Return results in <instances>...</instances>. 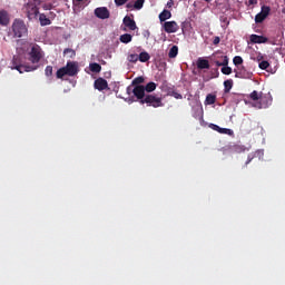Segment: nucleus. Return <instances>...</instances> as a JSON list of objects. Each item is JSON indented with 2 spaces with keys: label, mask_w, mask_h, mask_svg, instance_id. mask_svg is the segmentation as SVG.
Here are the masks:
<instances>
[{
  "label": "nucleus",
  "mask_w": 285,
  "mask_h": 285,
  "mask_svg": "<svg viewBox=\"0 0 285 285\" xmlns=\"http://www.w3.org/2000/svg\"><path fill=\"white\" fill-rule=\"evenodd\" d=\"M78 72H79V67L77 66V62L68 61L65 67H61L60 69L57 70L56 77L57 79H63L66 75L68 77H76Z\"/></svg>",
  "instance_id": "f257e3e1"
},
{
  "label": "nucleus",
  "mask_w": 285,
  "mask_h": 285,
  "mask_svg": "<svg viewBox=\"0 0 285 285\" xmlns=\"http://www.w3.org/2000/svg\"><path fill=\"white\" fill-rule=\"evenodd\" d=\"M39 66H30V65H23L21 63V58L18 56H13L11 61V70H18L20 75H23V72H35V70H38Z\"/></svg>",
  "instance_id": "f03ea898"
},
{
  "label": "nucleus",
  "mask_w": 285,
  "mask_h": 285,
  "mask_svg": "<svg viewBox=\"0 0 285 285\" xmlns=\"http://www.w3.org/2000/svg\"><path fill=\"white\" fill-rule=\"evenodd\" d=\"M11 29L14 39H21V37H26V35H28V27L21 19H14Z\"/></svg>",
  "instance_id": "7ed1b4c3"
},
{
  "label": "nucleus",
  "mask_w": 285,
  "mask_h": 285,
  "mask_svg": "<svg viewBox=\"0 0 285 285\" xmlns=\"http://www.w3.org/2000/svg\"><path fill=\"white\" fill-rule=\"evenodd\" d=\"M41 3V0H30L27 6H26V10H27V17L30 21H32V19H37V17H39V4Z\"/></svg>",
  "instance_id": "20e7f679"
},
{
  "label": "nucleus",
  "mask_w": 285,
  "mask_h": 285,
  "mask_svg": "<svg viewBox=\"0 0 285 285\" xmlns=\"http://www.w3.org/2000/svg\"><path fill=\"white\" fill-rule=\"evenodd\" d=\"M28 55L29 61L32 62L31 66H39L37 63H39V61L43 59V51L41 50V47H39V45H33Z\"/></svg>",
  "instance_id": "39448f33"
},
{
  "label": "nucleus",
  "mask_w": 285,
  "mask_h": 285,
  "mask_svg": "<svg viewBox=\"0 0 285 285\" xmlns=\"http://www.w3.org/2000/svg\"><path fill=\"white\" fill-rule=\"evenodd\" d=\"M134 97L137 99V101H144V99H146V89H144V86H136L134 87H127V95H132Z\"/></svg>",
  "instance_id": "423d86ee"
},
{
  "label": "nucleus",
  "mask_w": 285,
  "mask_h": 285,
  "mask_svg": "<svg viewBox=\"0 0 285 285\" xmlns=\"http://www.w3.org/2000/svg\"><path fill=\"white\" fill-rule=\"evenodd\" d=\"M271 106H273V96L271 92H261L259 102L256 105V108H269Z\"/></svg>",
  "instance_id": "0eeeda50"
},
{
  "label": "nucleus",
  "mask_w": 285,
  "mask_h": 285,
  "mask_svg": "<svg viewBox=\"0 0 285 285\" xmlns=\"http://www.w3.org/2000/svg\"><path fill=\"white\" fill-rule=\"evenodd\" d=\"M141 104H147V106H153V108H161V106H164L161 98L150 94L145 96V99L141 100Z\"/></svg>",
  "instance_id": "6e6552de"
},
{
  "label": "nucleus",
  "mask_w": 285,
  "mask_h": 285,
  "mask_svg": "<svg viewBox=\"0 0 285 285\" xmlns=\"http://www.w3.org/2000/svg\"><path fill=\"white\" fill-rule=\"evenodd\" d=\"M212 61H214L216 66L222 67V66H228L229 59H228V56L224 55V52L217 51L213 53Z\"/></svg>",
  "instance_id": "1a4fd4ad"
},
{
  "label": "nucleus",
  "mask_w": 285,
  "mask_h": 285,
  "mask_svg": "<svg viewBox=\"0 0 285 285\" xmlns=\"http://www.w3.org/2000/svg\"><path fill=\"white\" fill-rule=\"evenodd\" d=\"M236 79H253V72L248 71L246 67L240 66L237 69H234Z\"/></svg>",
  "instance_id": "9d476101"
},
{
  "label": "nucleus",
  "mask_w": 285,
  "mask_h": 285,
  "mask_svg": "<svg viewBox=\"0 0 285 285\" xmlns=\"http://www.w3.org/2000/svg\"><path fill=\"white\" fill-rule=\"evenodd\" d=\"M268 14H271V7L263 6L261 12L255 16V23H264Z\"/></svg>",
  "instance_id": "9b49d317"
},
{
  "label": "nucleus",
  "mask_w": 285,
  "mask_h": 285,
  "mask_svg": "<svg viewBox=\"0 0 285 285\" xmlns=\"http://www.w3.org/2000/svg\"><path fill=\"white\" fill-rule=\"evenodd\" d=\"M94 14L97 17V19H110V11L106 7L96 8Z\"/></svg>",
  "instance_id": "f8f14e48"
},
{
  "label": "nucleus",
  "mask_w": 285,
  "mask_h": 285,
  "mask_svg": "<svg viewBox=\"0 0 285 285\" xmlns=\"http://www.w3.org/2000/svg\"><path fill=\"white\" fill-rule=\"evenodd\" d=\"M163 28L167 35H173L179 30V24L176 21H166Z\"/></svg>",
  "instance_id": "ddd939ff"
},
{
  "label": "nucleus",
  "mask_w": 285,
  "mask_h": 285,
  "mask_svg": "<svg viewBox=\"0 0 285 285\" xmlns=\"http://www.w3.org/2000/svg\"><path fill=\"white\" fill-rule=\"evenodd\" d=\"M94 87L96 88V90H99L100 92L104 90H108V80L104 78H98L95 80Z\"/></svg>",
  "instance_id": "4468645a"
},
{
  "label": "nucleus",
  "mask_w": 285,
  "mask_h": 285,
  "mask_svg": "<svg viewBox=\"0 0 285 285\" xmlns=\"http://www.w3.org/2000/svg\"><path fill=\"white\" fill-rule=\"evenodd\" d=\"M122 23L129 30H137V22L130 16H126L122 20Z\"/></svg>",
  "instance_id": "2eb2a0df"
},
{
  "label": "nucleus",
  "mask_w": 285,
  "mask_h": 285,
  "mask_svg": "<svg viewBox=\"0 0 285 285\" xmlns=\"http://www.w3.org/2000/svg\"><path fill=\"white\" fill-rule=\"evenodd\" d=\"M10 24V13L6 10H0V26H9Z\"/></svg>",
  "instance_id": "dca6fc26"
},
{
  "label": "nucleus",
  "mask_w": 285,
  "mask_h": 285,
  "mask_svg": "<svg viewBox=\"0 0 285 285\" xmlns=\"http://www.w3.org/2000/svg\"><path fill=\"white\" fill-rule=\"evenodd\" d=\"M209 128H212V130H215L216 132H219L220 135H233V129L222 128L215 124H210Z\"/></svg>",
  "instance_id": "f3484780"
},
{
  "label": "nucleus",
  "mask_w": 285,
  "mask_h": 285,
  "mask_svg": "<svg viewBox=\"0 0 285 285\" xmlns=\"http://www.w3.org/2000/svg\"><path fill=\"white\" fill-rule=\"evenodd\" d=\"M249 41L252 43H268V38L264 36L250 35Z\"/></svg>",
  "instance_id": "a211bd4d"
},
{
  "label": "nucleus",
  "mask_w": 285,
  "mask_h": 285,
  "mask_svg": "<svg viewBox=\"0 0 285 285\" xmlns=\"http://www.w3.org/2000/svg\"><path fill=\"white\" fill-rule=\"evenodd\" d=\"M196 66L198 70H208L210 69V62L204 58H198Z\"/></svg>",
  "instance_id": "6ab92c4d"
},
{
  "label": "nucleus",
  "mask_w": 285,
  "mask_h": 285,
  "mask_svg": "<svg viewBox=\"0 0 285 285\" xmlns=\"http://www.w3.org/2000/svg\"><path fill=\"white\" fill-rule=\"evenodd\" d=\"M173 17V13L166 9H164L160 13H159V21L161 23H164V21H168V19H170Z\"/></svg>",
  "instance_id": "aec40b11"
},
{
  "label": "nucleus",
  "mask_w": 285,
  "mask_h": 285,
  "mask_svg": "<svg viewBox=\"0 0 285 285\" xmlns=\"http://www.w3.org/2000/svg\"><path fill=\"white\" fill-rule=\"evenodd\" d=\"M39 21L40 26H50L52 21H50V18H48L45 13L39 14Z\"/></svg>",
  "instance_id": "412c9836"
},
{
  "label": "nucleus",
  "mask_w": 285,
  "mask_h": 285,
  "mask_svg": "<svg viewBox=\"0 0 285 285\" xmlns=\"http://www.w3.org/2000/svg\"><path fill=\"white\" fill-rule=\"evenodd\" d=\"M138 61H140L141 63H146L147 61H150V53H148L147 51L140 52L138 56Z\"/></svg>",
  "instance_id": "4be33fe9"
},
{
  "label": "nucleus",
  "mask_w": 285,
  "mask_h": 285,
  "mask_svg": "<svg viewBox=\"0 0 285 285\" xmlns=\"http://www.w3.org/2000/svg\"><path fill=\"white\" fill-rule=\"evenodd\" d=\"M177 55H179V47L173 46V47L169 49V52H168L169 59H175V57H177Z\"/></svg>",
  "instance_id": "5701e85b"
},
{
  "label": "nucleus",
  "mask_w": 285,
  "mask_h": 285,
  "mask_svg": "<svg viewBox=\"0 0 285 285\" xmlns=\"http://www.w3.org/2000/svg\"><path fill=\"white\" fill-rule=\"evenodd\" d=\"M145 92H155L157 90V83L155 82H148L146 86H144Z\"/></svg>",
  "instance_id": "b1692460"
},
{
  "label": "nucleus",
  "mask_w": 285,
  "mask_h": 285,
  "mask_svg": "<svg viewBox=\"0 0 285 285\" xmlns=\"http://www.w3.org/2000/svg\"><path fill=\"white\" fill-rule=\"evenodd\" d=\"M132 41V35L130 33H124L120 36V42L121 43H130Z\"/></svg>",
  "instance_id": "393cba45"
},
{
  "label": "nucleus",
  "mask_w": 285,
  "mask_h": 285,
  "mask_svg": "<svg viewBox=\"0 0 285 285\" xmlns=\"http://www.w3.org/2000/svg\"><path fill=\"white\" fill-rule=\"evenodd\" d=\"M144 81H146V79L142 76L136 77L132 81H131V86H144L141 83H144Z\"/></svg>",
  "instance_id": "a878e982"
},
{
  "label": "nucleus",
  "mask_w": 285,
  "mask_h": 285,
  "mask_svg": "<svg viewBox=\"0 0 285 285\" xmlns=\"http://www.w3.org/2000/svg\"><path fill=\"white\" fill-rule=\"evenodd\" d=\"M215 101H217V96L209 94L206 96V104L208 106H213V104H215Z\"/></svg>",
  "instance_id": "bb28decb"
},
{
  "label": "nucleus",
  "mask_w": 285,
  "mask_h": 285,
  "mask_svg": "<svg viewBox=\"0 0 285 285\" xmlns=\"http://www.w3.org/2000/svg\"><path fill=\"white\" fill-rule=\"evenodd\" d=\"M90 71L91 72H101V65L97 62H92L89 65Z\"/></svg>",
  "instance_id": "cd10ccee"
},
{
  "label": "nucleus",
  "mask_w": 285,
  "mask_h": 285,
  "mask_svg": "<svg viewBox=\"0 0 285 285\" xmlns=\"http://www.w3.org/2000/svg\"><path fill=\"white\" fill-rule=\"evenodd\" d=\"M224 88L225 92H230L233 90V79L225 80Z\"/></svg>",
  "instance_id": "c85d7f7f"
},
{
  "label": "nucleus",
  "mask_w": 285,
  "mask_h": 285,
  "mask_svg": "<svg viewBox=\"0 0 285 285\" xmlns=\"http://www.w3.org/2000/svg\"><path fill=\"white\" fill-rule=\"evenodd\" d=\"M127 61H129L130 63H137L139 61V56L137 53H130L127 57Z\"/></svg>",
  "instance_id": "c756f323"
},
{
  "label": "nucleus",
  "mask_w": 285,
  "mask_h": 285,
  "mask_svg": "<svg viewBox=\"0 0 285 285\" xmlns=\"http://www.w3.org/2000/svg\"><path fill=\"white\" fill-rule=\"evenodd\" d=\"M146 0H136L134 3V9L135 10H141V8H144V3Z\"/></svg>",
  "instance_id": "7c9ffc66"
},
{
  "label": "nucleus",
  "mask_w": 285,
  "mask_h": 285,
  "mask_svg": "<svg viewBox=\"0 0 285 285\" xmlns=\"http://www.w3.org/2000/svg\"><path fill=\"white\" fill-rule=\"evenodd\" d=\"M63 55H68V57H70V59H72V57H76L77 52L75 51V49L67 48L63 50Z\"/></svg>",
  "instance_id": "2f4dec72"
},
{
  "label": "nucleus",
  "mask_w": 285,
  "mask_h": 285,
  "mask_svg": "<svg viewBox=\"0 0 285 285\" xmlns=\"http://www.w3.org/2000/svg\"><path fill=\"white\" fill-rule=\"evenodd\" d=\"M233 63L234 66H242V63H244V58H242V56H236L233 59Z\"/></svg>",
  "instance_id": "473e14b6"
},
{
  "label": "nucleus",
  "mask_w": 285,
  "mask_h": 285,
  "mask_svg": "<svg viewBox=\"0 0 285 285\" xmlns=\"http://www.w3.org/2000/svg\"><path fill=\"white\" fill-rule=\"evenodd\" d=\"M269 67H271V63L266 60L261 61L258 65V68H261V70H268Z\"/></svg>",
  "instance_id": "72a5a7b5"
},
{
  "label": "nucleus",
  "mask_w": 285,
  "mask_h": 285,
  "mask_svg": "<svg viewBox=\"0 0 285 285\" xmlns=\"http://www.w3.org/2000/svg\"><path fill=\"white\" fill-rule=\"evenodd\" d=\"M220 72L223 75H233V68H230L228 66H223V68L220 69Z\"/></svg>",
  "instance_id": "f704fd0d"
},
{
  "label": "nucleus",
  "mask_w": 285,
  "mask_h": 285,
  "mask_svg": "<svg viewBox=\"0 0 285 285\" xmlns=\"http://www.w3.org/2000/svg\"><path fill=\"white\" fill-rule=\"evenodd\" d=\"M250 99L253 101H259V92H257V90H254L250 95H249Z\"/></svg>",
  "instance_id": "c9c22d12"
},
{
  "label": "nucleus",
  "mask_w": 285,
  "mask_h": 285,
  "mask_svg": "<svg viewBox=\"0 0 285 285\" xmlns=\"http://www.w3.org/2000/svg\"><path fill=\"white\" fill-rule=\"evenodd\" d=\"M46 77H52V66H47L45 69Z\"/></svg>",
  "instance_id": "e433bc0d"
},
{
  "label": "nucleus",
  "mask_w": 285,
  "mask_h": 285,
  "mask_svg": "<svg viewBox=\"0 0 285 285\" xmlns=\"http://www.w3.org/2000/svg\"><path fill=\"white\" fill-rule=\"evenodd\" d=\"M170 97H174V99H184V96H181V94L177 92V91H171Z\"/></svg>",
  "instance_id": "4c0bfd02"
},
{
  "label": "nucleus",
  "mask_w": 285,
  "mask_h": 285,
  "mask_svg": "<svg viewBox=\"0 0 285 285\" xmlns=\"http://www.w3.org/2000/svg\"><path fill=\"white\" fill-rule=\"evenodd\" d=\"M234 150L236 153H244L246 150V147L245 146H242V145H235L234 146Z\"/></svg>",
  "instance_id": "58836bf2"
},
{
  "label": "nucleus",
  "mask_w": 285,
  "mask_h": 285,
  "mask_svg": "<svg viewBox=\"0 0 285 285\" xmlns=\"http://www.w3.org/2000/svg\"><path fill=\"white\" fill-rule=\"evenodd\" d=\"M116 6H125V3H128V0H115Z\"/></svg>",
  "instance_id": "ea45409f"
},
{
  "label": "nucleus",
  "mask_w": 285,
  "mask_h": 285,
  "mask_svg": "<svg viewBox=\"0 0 285 285\" xmlns=\"http://www.w3.org/2000/svg\"><path fill=\"white\" fill-rule=\"evenodd\" d=\"M42 8L45 9V10H52V3H45L43 6H42Z\"/></svg>",
  "instance_id": "a19ab883"
},
{
  "label": "nucleus",
  "mask_w": 285,
  "mask_h": 285,
  "mask_svg": "<svg viewBox=\"0 0 285 285\" xmlns=\"http://www.w3.org/2000/svg\"><path fill=\"white\" fill-rule=\"evenodd\" d=\"M220 41H222V39L219 37H215L213 43H214V46H217V45H219Z\"/></svg>",
  "instance_id": "79ce46f5"
},
{
  "label": "nucleus",
  "mask_w": 285,
  "mask_h": 285,
  "mask_svg": "<svg viewBox=\"0 0 285 285\" xmlns=\"http://www.w3.org/2000/svg\"><path fill=\"white\" fill-rule=\"evenodd\" d=\"M48 17H49V20H50V19H55V17H57V13L50 11L49 14H48Z\"/></svg>",
  "instance_id": "37998d69"
},
{
  "label": "nucleus",
  "mask_w": 285,
  "mask_h": 285,
  "mask_svg": "<svg viewBox=\"0 0 285 285\" xmlns=\"http://www.w3.org/2000/svg\"><path fill=\"white\" fill-rule=\"evenodd\" d=\"M173 6H175V1L169 0V1L167 2V7H168V8H173Z\"/></svg>",
  "instance_id": "c03bdc74"
},
{
  "label": "nucleus",
  "mask_w": 285,
  "mask_h": 285,
  "mask_svg": "<svg viewBox=\"0 0 285 285\" xmlns=\"http://www.w3.org/2000/svg\"><path fill=\"white\" fill-rule=\"evenodd\" d=\"M126 8H128V10H132V8H135V4H132V2L127 3Z\"/></svg>",
  "instance_id": "a18cd8bd"
},
{
  "label": "nucleus",
  "mask_w": 285,
  "mask_h": 285,
  "mask_svg": "<svg viewBox=\"0 0 285 285\" xmlns=\"http://www.w3.org/2000/svg\"><path fill=\"white\" fill-rule=\"evenodd\" d=\"M249 6H255L257 3V0H248Z\"/></svg>",
  "instance_id": "49530a36"
},
{
  "label": "nucleus",
  "mask_w": 285,
  "mask_h": 285,
  "mask_svg": "<svg viewBox=\"0 0 285 285\" xmlns=\"http://www.w3.org/2000/svg\"><path fill=\"white\" fill-rule=\"evenodd\" d=\"M253 161V158L248 157L247 161L245 163L246 166H248V164Z\"/></svg>",
  "instance_id": "de8ad7c7"
},
{
  "label": "nucleus",
  "mask_w": 285,
  "mask_h": 285,
  "mask_svg": "<svg viewBox=\"0 0 285 285\" xmlns=\"http://www.w3.org/2000/svg\"><path fill=\"white\" fill-rule=\"evenodd\" d=\"M262 59H264L263 56H258V61H262Z\"/></svg>",
  "instance_id": "09e8293b"
}]
</instances>
